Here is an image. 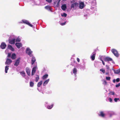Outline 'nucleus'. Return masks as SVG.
I'll return each instance as SVG.
<instances>
[{"mask_svg":"<svg viewBox=\"0 0 120 120\" xmlns=\"http://www.w3.org/2000/svg\"><path fill=\"white\" fill-rule=\"evenodd\" d=\"M26 52L30 56L32 57L33 56V55L32 54L33 52L29 48H26Z\"/></svg>","mask_w":120,"mask_h":120,"instance_id":"obj_1","label":"nucleus"},{"mask_svg":"<svg viewBox=\"0 0 120 120\" xmlns=\"http://www.w3.org/2000/svg\"><path fill=\"white\" fill-rule=\"evenodd\" d=\"M21 60V58H19L15 60L14 65L17 67L18 66Z\"/></svg>","mask_w":120,"mask_h":120,"instance_id":"obj_2","label":"nucleus"},{"mask_svg":"<svg viewBox=\"0 0 120 120\" xmlns=\"http://www.w3.org/2000/svg\"><path fill=\"white\" fill-rule=\"evenodd\" d=\"M101 57H102V58L105 61H111L112 60V58L109 57H104L103 56Z\"/></svg>","mask_w":120,"mask_h":120,"instance_id":"obj_3","label":"nucleus"},{"mask_svg":"<svg viewBox=\"0 0 120 120\" xmlns=\"http://www.w3.org/2000/svg\"><path fill=\"white\" fill-rule=\"evenodd\" d=\"M112 51L114 55L117 57L119 56V54L117 51L115 49H112Z\"/></svg>","mask_w":120,"mask_h":120,"instance_id":"obj_4","label":"nucleus"},{"mask_svg":"<svg viewBox=\"0 0 120 120\" xmlns=\"http://www.w3.org/2000/svg\"><path fill=\"white\" fill-rule=\"evenodd\" d=\"M22 21L23 23L27 24L31 27L33 26V25L31 24L28 21L26 20L23 19L22 20Z\"/></svg>","mask_w":120,"mask_h":120,"instance_id":"obj_5","label":"nucleus"},{"mask_svg":"<svg viewBox=\"0 0 120 120\" xmlns=\"http://www.w3.org/2000/svg\"><path fill=\"white\" fill-rule=\"evenodd\" d=\"M78 3L75 2L71 5V8L75 9L78 6Z\"/></svg>","mask_w":120,"mask_h":120,"instance_id":"obj_6","label":"nucleus"},{"mask_svg":"<svg viewBox=\"0 0 120 120\" xmlns=\"http://www.w3.org/2000/svg\"><path fill=\"white\" fill-rule=\"evenodd\" d=\"M12 62V61L10 59H7L6 60L5 64H6L9 65Z\"/></svg>","mask_w":120,"mask_h":120,"instance_id":"obj_7","label":"nucleus"},{"mask_svg":"<svg viewBox=\"0 0 120 120\" xmlns=\"http://www.w3.org/2000/svg\"><path fill=\"white\" fill-rule=\"evenodd\" d=\"M15 38H14L12 39H9V43L11 44H14L15 42Z\"/></svg>","mask_w":120,"mask_h":120,"instance_id":"obj_8","label":"nucleus"},{"mask_svg":"<svg viewBox=\"0 0 120 120\" xmlns=\"http://www.w3.org/2000/svg\"><path fill=\"white\" fill-rule=\"evenodd\" d=\"M0 46L1 49H4L6 48V45L5 43L3 42L1 44Z\"/></svg>","mask_w":120,"mask_h":120,"instance_id":"obj_9","label":"nucleus"},{"mask_svg":"<svg viewBox=\"0 0 120 120\" xmlns=\"http://www.w3.org/2000/svg\"><path fill=\"white\" fill-rule=\"evenodd\" d=\"M26 71L28 75H30V70L29 68H26Z\"/></svg>","mask_w":120,"mask_h":120,"instance_id":"obj_10","label":"nucleus"},{"mask_svg":"<svg viewBox=\"0 0 120 120\" xmlns=\"http://www.w3.org/2000/svg\"><path fill=\"white\" fill-rule=\"evenodd\" d=\"M96 55V53L95 52H93L91 56V58L93 60H94L95 59Z\"/></svg>","mask_w":120,"mask_h":120,"instance_id":"obj_11","label":"nucleus"},{"mask_svg":"<svg viewBox=\"0 0 120 120\" xmlns=\"http://www.w3.org/2000/svg\"><path fill=\"white\" fill-rule=\"evenodd\" d=\"M84 7V3L82 2H80L79 6V8L81 9H82Z\"/></svg>","mask_w":120,"mask_h":120,"instance_id":"obj_12","label":"nucleus"},{"mask_svg":"<svg viewBox=\"0 0 120 120\" xmlns=\"http://www.w3.org/2000/svg\"><path fill=\"white\" fill-rule=\"evenodd\" d=\"M15 45L18 49L20 48L22 46V44L19 43H16L15 44Z\"/></svg>","mask_w":120,"mask_h":120,"instance_id":"obj_13","label":"nucleus"},{"mask_svg":"<svg viewBox=\"0 0 120 120\" xmlns=\"http://www.w3.org/2000/svg\"><path fill=\"white\" fill-rule=\"evenodd\" d=\"M49 79H47V80H45L43 83V86H45L46 85H47L49 82Z\"/></svg>","mask_w":120,"mask_h":120,"instance_id":"obj_14","label":"nucleus"},{"mask_svg":"<svg viewBox=\"0 0 120 120\" xmlns=\"http://www.w3.org/2000/svg\"><path fill=\"white\" fill-rule=\"evenodd\" d=\"M36 71V67H34L32 70L31 75H34Z\"/></svg>","mask_w":120,"mask_h":120,"instance_id":"obj_15","label":"nucleus"},{"mask_svg":"<svg viewBox=\"0 0 120 120\" xmlns=\"http://www.w3.org/2000/svg\"><path fill=\"white\" fill-rule=\"evenodd\" d=\"M61 8L63 10H65L66 8V4H64L62 5L61 6Z\"/></svg>","mask_w":120,"mask_h":120,"instance_id":"obj_16","label":"nucleus"},{"mask_svg":"<svg viewBox=\"0 0 120 120\" xmlns=\"http://www.w3.org/2000/svg\"><path fill=\"white\" fill-rule=\"evenodd\" d=\"M8 48L12 51H14V48H13L11 45H8Z\"/></svg>","mask_w":120,"mask_h":120,"instance_id":"obj_17","label":"nucleus"},{"mask_svg":"<svg viewBox=\"0 0 120 120\" xmlns=\"http://www.w3.org/2000/svg\"><path fill=\"white\" fill-rule=\"evenodd\" d=\"M36 61V59L34 57H33L32 58V59L31 60V64L32 65H33L34 63V62Z\"/></svg>","mask_w":120,"mask_h":120,"instance_id":"obj_18","label":"nucleus"},{"mask_svg":"<svg viewBox=\"0 0 120 120\" xmlns=\"http://www.w3.org/2000/svg\"><path fill=\"white\" fill-rule=\"evenodd\" d=\"M16 58V55L15 53L12 54L11 56V58L13 60H14Z\"/></svg>","mask_w":120,"mask_h":120,"instance_id":"obj_19","label":"nucleus"},{"mask_svg":"<svg viewBox=\"0 0 120 120\" xmlns=\"http://www.w3.org/2000/svg\"><path fill=\"white\" fill-rule=\"evenodd\" d=\"M73 73L75 75L76 74L77 71V69L76 68H74L73 70Z\"/></svg>","mask_w":120,"mask_h":120,"instance_id":"obj_20","label":"nucleus"},{"mask_svg":"<svg viewBox=\"0 0 120 120\" xmlns=\"http://www.w3.org/2000/svg\"><path fill=\"white\" fill-rule=\"evenodd\" d=\"M48 75L47 74L45 75L42 76V79L43 80L45 79L48 77Z\"/></svg>","mask_w":120,"mask_h":120,"instance_id":"obj_21","label":"nucleus"},{"mask_svg":"<svg viewBox=\"0 0 120 120\" xmlns=\"http://www.w3.org/2000/svg\"><path fill=\"white\" fill-rule=\"evenodd\" d=\"M99 116H101L102 117H104L105 116V114L103 112H100V114L99 115Z\"/></svg>","mask_w":120,"mask_h":120,"instance_id":"obj_22","label":"nucleus"},{"mask_svg":"<svg viewBox=\"0 0 120 120\" xmlns=\"http://www.w3.org/2000/svg\"><path fill=\"white\" fill-rule=\"evenodd\" d=\"M114 72L116 74H118L119 73H120V69L114 70Z\"/></svg>","mask_w":120,"mask_h":120,"instance_id":"obj_23","label":"nucleus"},{"mask_svg":"<svg viewBox=\"0 0 120 120\" xmlns=\"http://www.w3.org/2000/svg\"><path fill=\"white\" fill-rule=\"evenodd\" d=\"M53 104H52L50 105H48L47 106V108L48 109H51L53 107Z\"/></svg>","mask_w":120,"mask_h":120,"instance_id":"obj_24","label":"nucleus"},{"mask_svg":"<svg viewBox=\"0 0 120 120\" xmlns=\"http://www.w3.org/2000/svg\"><path fill=\"white\" fill-rule=\"evenodd\" d=\"M20 73L21 75L23 76H25V74L24 71H22L20 72Z\"/></svg>","mask_w":120,"mask_h":120,"instance_id":"obj_25","label":"nucleus"},{"mask_svg":"<svg viewBox=\"0 0 120 120\" xmlns=\"http://www.w3.org/2000/svg\"><path fill=\"white\" fill-rule=\"evenodd\" d=\"M42 81H41L40 82H39L37 85V86L38 87H40L41 85L42 84Z\"/></svg>","mask_w":120,"mask_h":120,"instance_id":"obj_26","label":"nucleus"},{"mask_svg":"<svg viewBox=\"0 0 120 120\" xmlns=\"http://www.w3.org/2000/svg\"><path fill=\"white\" fill-rule=\"evenodd\" d=\"M9 66H6L5 67V72L6 73L7 72V71L8 69Z\"/></svg>","mask_w":120,"mask_h":120,"instance_id":"obj_27","label":"nucleus"},{"mask_svg":"<svg viewBox=\"0 0 120 120\" xmlns=\"http://www.w3.org/2000/svg\"><path fill=\"white\" fill-rule=\"evenodd\" d=\"M34 84V83L33 82H30V86L31 87H32L33 86Z\"/></svg>","mask_w":120,"mask_h":120,"instance_id":"obj_28","label":"nucleus"},{"mask_svg":"<svg viewBox=\"0 0 120 120\" xmlns=\"http://www.w3.org/2000/svg\"><path fill=\"white\" fill-rule=\"evenodd\" d=\"M92 3L93 5H95L96 4V0H93L92 1Z\"/></svg>","mask_w":120,"mask_h":120,"instance_id":"obj_29","label":"nucleus"},{"mask_svg":"<svg viewBox=\"0 0 120 120\" xmlns=\"http://www.w3.org/2000/svg\"><path fill=\"white\" fill-rule=\"evenodd\" d=\"M61 15L62 16L65 17L67 15V14L65 13H63V14H61Z\"/></svg>","mask_w":120,"mask_h":120,"instance_id":"obj_30","label":"nucleus"},{"mask_svg":"<svg viewBox=\"0 0 120 120\" xmlns=\"http://www.w3.org/2000/svg\"><path fill=\"white\" fill-rule=\"evenodd\" d=\"M50 7L49 6H47L45 7V8L47 10H49L50 9Z\"/></svg>","mask_w":120,"mask_h":120,"instance_id":"obj_31","label":"nucleus"},{"mask_svg":"<svg viewBox=\"0 0 120 120\" xmlns=\"http://www.w3.org/2000/svg\"><path fill=\"white\" fill-rule=\"evenodd\" d=\"M39 76L38 75H37L35 81L36 82H37L39 80Z\"/></svg>","mask_w":120,"mask_h":120,"instance_id":"obj_32","label":"nucleus"},{"mask_svg":"<svg viewBox=\"0 0 120 120\" xmlns=\"http://www.w3.org/2000/svg\"><path fill=\"white\" fill-rule=\"evenodd\" d=\"M100 71H102L103 73H105V71L104 69H101L100 70Z\"/></svg>","mask_w":120,"mask_h":120,"instance_id":"obj_33","label":"nucleus"},{"mask_svg":"<svg viewBox=\"0 0 120 120\" xmlns=\"http://www.w3.org/2000/svg\"><path fill=\"white\" fill-rule=\"evenodd\" d=\"M21 40V39L19 37H18L17 39H16V41H20Z\"/></svg>","mask_w":120,"mask_h":120,"instance_id":"obj_34","label":"nucleus"},{"mask_svg":"<svg viewBox=\"0 0 120 120\" xmlns=\"http://www.w3.org/2000/svg\"><path fill=\"white\" fill-rule=\"evenodd\" d=\"M102 57H100V60L102 62V63L104 65H105V63H104V62L103 60H102Z\"/></svg>","mask_w":120,"mask_h":120,"instance_id":"obj_35","label":"nucleus"},{"mask_svg":"<svg viewBox=\"0 0 120 120\" xmlns=\"http://www.w3.org/2000/svg\"><path fill=\"white\" fill-rule=\"evenodd\" d=\"M111 78L109 77H106V79L108 80H109Z\"/></svg>","mask_w":120,"mask_h":120,"instance_id":"obj_36","label":"nucleus"},{"mask_svg":"<svg viewBox=\"0 0 120 120\" xmlns=\"http://www.w3.org/2000/svg\"><path fill=\"white\" fill-rule=\"evenodd\" d=\"M109 94H110L111 95H113L114 94V93L113 92L110 91L109 93Z\"/></svg>","mask_w":120,"mask_h":120,"instance_id":"obj_37","label":"nucleus"},{"mask_svg":"<svg viewBox=\"0 0 120 120\" xmlns=\"http://www.w3.org/2000/svg\"><path fill=\"white\" fill-rule=\"evenodd\" d=\"M103 84L105 85H106L107 84V82L105 80H103Z\"/></svg>","mask_w":120,"mask_h":120,"instance_id":"obj_38","label":"nucleus"},{"mask_svg":"<svg viewBox=\"0 0 120 120\" xmlns=\"http://www.w3.org/2000/svg\"><path fill=\"white\" fill-rule=\"evenodd\" d=\"M119 100V98H115L114 99V100L115 102H117V101L118 100Z\"/></svg>","mask_w":120,"mask_h":120,"instance_id":"obj_39","label":"nucleus"},{"mask_svg":"<svg viewBox=\"0 0 120 120\" xmlns=\"http://www.w3.org/2000/svg\"><path fill=\"white\" fill-rule=\"evenodd\" d=\"M109 101L111 102H112V99L111 98H109Z\"/></svg>","mask_w":120,"mask_h":120,"instance_id":"obj_40","label":"nucleus"},{"mask_svg":"<svg viewBox=\"0 0 120 120\" xmlns=\"http://www.w3.org/2000/svg\"><path fill=\"white\" fill-rule=\"evenodd\" d=\"M120 86V83H118V84L116 85V87H118Z\"/></svg>","mask_w":120,"mask_h":120,"instance_id":"obj_41","label":"nucleus"},{"mask_svg":"<svg viewBox=\"0 0 120 120\" xmlns=\"http://www.w3.org/2000/svg\"><path fill=\"white\" fill-rule=\"evenodd\" d=\"M46 0L49 3H51L52 1V0Z\"/></svg>","mask_w":120,"mask_h":120,"instance_id":"obj_42","label":"nucleus"},{"mask_svg":"<svg viewBox=\"0 0 120 120\" xmlns=\"http://www.w3.org/2000/svg\"><path fill=\"white\" fill-rule=\"evenodd\" d=\"M65 23H66V22H65L64 23H60V24L62 26H63L65 24Z\"/></svg>","mask_w":120,"mask_h":120,"instance_id":"obj_43","label":"nucleus"},{"mask_svg":"<svg viewBox=\"0 0 120 120\" xmlns=\"http://www.w3.org/2000/svg\"><path fill=\"white\" fill-rule=\"evenodd\" d=\"M120 79L119 78H118L116 79V81L117 82H119L120 81Z\"/></svg>","mask_w":120,"mask_h":120,"instance_id":"obj_44","label":"nucleus"},{"mask_svg":"<svg viewBox=\"0 0 120 120\" xmlns=\"http://www.w3.org/2000/svg\"><path fill=\"white\" fill-rule=\"evenodd\" d=\"M11 55L10 53H8V57H10L11 56Z\"/></svg>","mask_w":120,"mask_h":120,"instance_id":"obj_45","label":"nucleus"},{"mask_svg":"<svg viewBox=\"0 0 120 120\" xmlns=\"http://www.w3.org/2000/svg\"><path fill=\"white\" fill-rule=\"evenodd\" d=\"M77 60L78 62H79L80 61V59L78 58H77Z\"/></svg>","mask_w":120,"mask_h":120,"instance_id":"obj_46","label":"nucleus"},{"mask_svg":"<svg viewBox=\"0 0 120 120\" xmlns=\"http://www.w3.org/2000/svg\"><path fill=\"white\" fill-rule=\"evenodd\" d=\"M106 68H107L108 70V69H109V66H108L107 65H106Z\"/></svg>","mask_w":120,"mask_h":120,"instance_id":"obj_47","label":"nucleus"},{"mask_svg":"<svg viewBox=\"0 0 120 120\" xmlns=\"http://www.w3.org/2000/svg\"><path fill=\"white\" fill-rule=\"evenodd\" d=\"M113 82L114 83H115L116 82V80L115 79H114L113 80Z\"/></svg>","mask_w":120,"mask_h":120,"instance_id":"obj_48","label":"nucleus"},{"mask_svg":"<svg viewBox=\"0 0 120 120\" xmlns=\"http://www.w3.org/2000/svg\"><path fill=\"white\" fill-rule=\"evenodd\" d=\"M48 103V102L47 101H46L45 102V103L46 104H47Z\"/></svg>","mask_w":120,"mask_h":120,"instance_id":"obj_49","label":"nucleus"},{"mask_svg":"<svg viewBox=\"0 0 120 120\" xmlns=\"http://www.w3.org/2000/svg\"><path fill=\"white\" fill-rule=\"evenodd\" d=\"M7 51V50H6L5 51V52H6H6Z\"/></svg>","mask_w":120,"mask_h":120,"instance_id":"obj_50","label":"nucleus"},{"mask_svg":"<svg viewBox=\"0 0 120 120\" xmlns=\"http://www.w3.org/2000/svg\"><path fill=\"white\" fill-rule=\"evenodd\" d=\"M106 75L107 74H108V73H106Z\"/></svg>","mask_w":120,"mask_h":120,"instance_id":"obj_51","label":"nucleus"}]
</instances>
